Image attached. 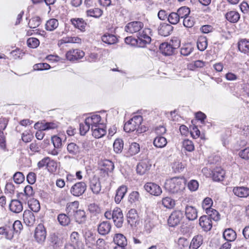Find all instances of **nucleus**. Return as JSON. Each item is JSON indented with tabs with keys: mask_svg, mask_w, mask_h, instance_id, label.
<instances>
[{
	"mask_svg": "<svg viewBox=\"0 0 249 249\" xmlns=\"http://www.w3.org/2000/svg\"><path fill=\"white\" fill-rule=\"evenodd\" d=\"M185 180L183 178L174 177L166 179L164 188L171 194H178L185 189Z\"/></svg>",
	"mask_w": 249,
	"mask_h": 249,
	"instance_id": "nucleus-1",
	"label": "nucleus"
},
{
	"mask_svg": "<svg viewBox=\"0 0 249 249\" xmlns=\"http://www.w3.org/2000/svg\"><path fill=\"white\" fill-rule=\"evenodd\" d=\"M151 30L149 28H144L137 34L138 47L143 48L151 41Z\"/></svg>",
	"mask_w": 249,
	"mask_h": 249,
	"instance_id": "nucleus-2",
	"label": "nucleus"
},
{
	"mask_svg": "<svg viewBox=\"0 0 249 249\" xmlns=\"http://www.w3.org/2000/svg\"><path fill=\"white\" fill-rule=\"evenodd\" d=\"M142 121V118L141 116H134L124 124V130L126 132L134 131L139 127Z\"/></svg>",
	"mask_w": 249,
	"mask_h": 249,
	"instance_id": "nucleus-3",
	"label": "nucleus"
},
{
	"mask_svg": "<svg viewBox=\"0 0 249 249\" xmlns=\"http://www.w3.org/2000/svg\"><path fill=\"white\" fill-rule=\"evenodd\" d=\"M47 231L44 223L38 224L35 232V238L36 241L38 243L42 244L45 241Z\"/></svg>",
	"mask_w": 249,
	"mask_h": 249,
	"instance_id": "nucleus-4",
	"label": "nucleus"
},
{
	"mask_svg": "<svg viewBox=\"0 0 249 249\" xmlns=\"http://www.w3.org/2000/svg\"><path fill=\"white\" fill-rule=\"evenodd\" d=\"M183 217V213L180 211H174L168 219V224L170 227H175L178 225Z\"/></svg>",
	"mask_w": 249,
	"mask_h": 249,
	"instance_id": "nucleus-5",
	"label": "nucleus"
},
{
	"mask_svg": "<svg viewBox=\"0 0 249 249\" xmlns=\"http://www.w3.org/2000/svg\"><path fill=\"white\" fill-rule=\"evenodd\" d=\"M143 28V23L140 21H135L129 22L124 27L125 31L129 33H139Z\"/></svg>",
	"mask_w": 249,
	"mask_h": 249,
	"instance_id": "nucleus-6",
	"label": "nucleus"
},
{
	"mask_svg": "<svg viewBox=\"0 0 249 249\" xmlns=\"http://www.w3.org/2000/svg\"><path fill=\"white\" fill-rule=\"evenodd\" d=\"M87 189V185L84 182H78L72 186L70 189L71 194L75 196L82 195Z\"/></svg>",
	"mask_w": 249,
	"mask_h": 249,
	"instance_id": "nucleus-7",
	"label": "nucleus"
},
{
	"mask_svg": "<svg viewBox=\"0 0 249 249\" xmlns=\"http://www.w3.org/2000/svg\"><path fill=\"white\" fill-rule=\"evenodd\" d=\"M51 141L54 148L51 150V144L48 143V153L53 155H56L58 154V151L57 149L60 148L62 145L61 139L59 137L54 135L52 137Z\"/></svg>",
	"mask_w": 249,
	"mask_h": 249,
	"instance_id": "nucleus-8",
	"label": "nucleus"
},
{
	"mask_svg": "<svg viewBox=\"0 0 249 249\" xmlns=\"http://www.w3.org/2000/svg\"><path fill=\"white\" fill-rule=\"evenodd\" d=\"M85 55V53L79 49H72L69 51L66 54V57L68 60L71 61H74L83 58Z\"/></svg>",
	"mask_w": 249,
	"mask_h": 249,
	"instance_id": "nucleus-9",
	"label": "nucleus"
},
{
	"mask_svg": "<svg viewBox=\"0 0 249 249\" xmlns=\"http://www.w3.org/2000/svg\"><path fill=\"white\" fill-rule=\"evenodd\" d=\"M144 188L147 192L155 196H159L162 193L160 187L155 183L147 182L144 185Z\"/></svg>",
	"mask_w": 249,
	"mask_h": 249,
	"instance_id": "nucleus-10",
	"label": "nucleus"
},
{
	"mask_svg": "<svg viewBox=\"0 0 249 249\" xmlns=\"http://www.w3.org/2000/svg\"><path fill=\"white\" fill-rule=\"evenodd\" d=\"M112 219L113 220L115 225L117 228H121L123 226L124 216L120 208L116 207L113 210V215Z\"/></svg>",
	"mask_w": 249,
	"mask_h": 249,
	"instance_id": "nucleus-11",
	"label": "nucleus"
},
{
	"mask_svg": "<svg viewBox=\"0 0 249 249\" xmlns=\"http://www.w3.org/2000/svg\"><path fill=\"white\" fill-rule=\"evenodd\" d=\"M128 223L131 227H136L138 224L139 216L135 209L130 210L127 214Z\"/></svg>",
	"mask_w": 249,
	"mask_h": 249,
	"instance_id": "nucleus-12",
	"label": "nucleus"
},
{
	"mask_svg": "<svg viewBox=\"0 0 249 249\" xmlns=\"http://www.w3.org/2000/svg\"><path fill=\"white\" fill-rule=\"evenodd\" d=\"M23 218L24 223L27 226H33L35 223V216L30 210H25L23 214Z\"/></svg>",
	"mask_w": 249,
	"mask_h": 249,
	"instance_id": "nucleus-13",
	"label": "nucleus"
},
{
	"mask_svg": "<svg viewBox=\"0 0 249 249\" xmlns=\"http://www.w3.org/2000/svg\"><path fill=\"white\" fill-rule=\"evenodd\" d=\"M101 117L99 115L94 114L86 118V123L90 125L91 129L102 124L101 123Z\"/></svg>",
	"mask_w": 249,
	"mask_h": 249,
	"instance_id": "nucleus-14",
	"label": "nucleus"
},
{
	"mask_svg": "<svg viewBox=\"0 0 249 249\" xmlns=\"http://www.w3.org/2000/svg\"><path fill=\"white\" fill-rule=\"evenodd\" d=\"M199 225L205 231H210L212 227V222L208 216L203 215L199 218Z\"/></svg>",
	"mask_w": 249,
	"mask_h": 249,
	"instance_id": "nucleus-15",
	"label": "nucleus"
},
{
	"mask_svg": "<svg viewBox=\"0 0 249 249\" xmlns=\"http://www.w3.org/2000/svg\"><path fill=\"white\" fill-rule=\"evenodd\" d=\"M232 192L238 197H247L249 196V188L244 186L234 187Z\"/></svg>",
	"mask_w": 249,
	"mask_h": 249,
	"instance_id": "nucleus-16",
	"label": "nucleus"
},
{
	"mask_svg": "<svg viewBox=\"0 0 249 249\" xmlns=\"http://www.w3.org/2000/svg\"><path fill=\"white\" fill-rule=\"evenodd\" d=\"M176 48V47H174L170 43L167 42L162 43L160 46L161 52L165 55H172Z\"/></svg>",
	"mask_w": 249,
	"mask_h": 249,
	"instance_id": "nucleus-17",
	"label": "nucleus"
},
{
	"mask_svg": "<svg viewBox=\"0 0 249 249\" xmlns=\"http://www.w3.org/2000/svg\"><path fill=\"white\" fill-rule=\"evenodd\" d=\"M173 27L167 23H161L158 28L160 35L164 36H169L173 31Z\"/></svg>",
	"mask_w": 249,
	"mask_h": 249,
	"instance_id": "nucleus-18",
	"label": "nucleus"
},
{
	"mask_svg": "<svg viewBox=\"0 0 249 249\" xmlns=\"http://www.w3.org/2000/svg\"><path fill=\"white\" fill-rule=\"evenodd\" d=\"M82 42L81 39L78 36H67L63 37L58 42L59 47H63V45L66 43H78Z\"/></svg>",
	"mask_w": 249,
	"mask_h": 249,
	"instance_id": "nucleus-19",
	"label": "nucleus"
},
{
	"mask_svg": "<svg viewBox=\"0 0 249 249\" xmlns=\"http://www.w3.org/2000/svg\"><path fill=\"white\" fill-rule=\"evenodd\" d=\"M34 127L35 129H38L36 133V138L38 140H42L45 134L44 131L47 129V123L44 124L39 122L36 123L35 124Z\"/></svg>",
	"mask_w": 249,
	"mask_h": 249,
	"instance_id": "nucleus-20",
	"label": "nucleus"
},
{
	"mask_svg": "<svg viewBox=\"0 0 249 249\" xmlns=\"http://www.w3.org/2000/svg\"><path fill=\"white\" fill-rule=\"evenodd\" d=\"M225 171L220 167H215L212 171V178L214 181H220L223 180Z\"/></svg>",
	"mask_w": 249,
	"mask_h": 249,
	"instance_id": "nucleus-21",
	"label": "nucleus"
},
{
	"mask_svg": "<svg viewBox=\"0 0 249 249\" xmlns=\"http://www.w3.org/2000/svg\"><path fill=\"white\" fill-rule=\"evenodd\" d=\"M9 209L13 213H18L23 210L22 203L18 200H12L9 204Z\"/></svg>",
	"mask_w": 249,
	"mask_h": 249,
	"instance_id": "nucleus-22",
	"label": "nucleus"
},
{
	"mask_svg": "<svg viewBox=\"0 0 249 249\" xmlns=\"http://www.w3.org/2000/svg\"><path fill=\"white\" fill-rule=\"evenodd\" d=\"M71 244L73 245L78 249H83L84 245L82 241L79 240V234L77 232H72L70 236Z\"/></svg>",
	"mask_w": 249,
	"mask_h": 249,
	"instance_id": "nucleus-23",
	"label": "nucleus"
},
{
	"mask_svg": "<svg viewBox=\"0 0 249 249\" xmlns=\"http://www.w3.org/2000/svg\"><path fill=\"white\" fill-rule=\"evenodd\" d=\"M79 202L75 201L67 204L66 211L69 216L72 217L73 214L78 210Z\"/></svg>",
	"mask_w": 249,
	"mask_h": 249,
	"instance_id": "nucleus-24",
	"label": "nucleus"
},
{
	"mask_svg": "<svg viewBox=\"0 0 249 249\" xmlns=\"http://www.w3.org/2000/svg\"><path fill=\"white\" fill-rule=\"evenodd\" d=\"M185 212L186 218L189 220H194L197 217V212L194 207L187 206Z\"/></svg>",
	"mask_w": 249,
	"mask_h": 249,
	"instance_id": "nucleus-25",
	"label": "nucleus"
},
{
	"mask_svg": "<svg viewBox=\"0 0 249 249\" xmlns=\"http://www.w3.org/2000/svg\"><path fill=\"white\" fill-rule=\"evenodd\" d=\"M92 132V136L95 138H100L106 134V130L104 128L103 124L91 129Z\"/></svg>",
	"mask_w": 249,
	"mask_h": 249,
	"instance_id": "nucleus-26",
	"label": "nucleus"
},
{
	"mask_svg": "<svg viewBox=\"0 0 249 249\" xmlns=\"http://www.w3.org/2000/svg\"><path fill=\"white\" fill-rule=\"evenodd\" d=\"M127 188L125 185H122L117 189L115 196V201L116 203H119L121 202L127 192Z\"/></svg>",
	"mask_w": 249,
	"mask_h": 249,
	"instance_id": "nucleus-27",
	"label": "nucleus"
},
{
	"mask_svg": "<svg viewBox=\"0 0 249 249\" xmlns=\"http://www.w3.org/2000/svg\"><path fill=\"white\" fill-rule=\"evenodd\" d=\"M89 187L94 194H99L101 189L99 179L97 178L93 177L90 181Z\"/></svg>",
	"mask_w": 249,
	"mask_h": 249,
	"instance_id": "nucleus-28",
	"label": "nucleus"
},
{
	"mask_svg": "<svg viewBox=\"0 0 249 249\" xmlns=\"http://www.w3.org/2000/svg\"><path fill=\"white\" fill-rule=\"evenodd\" d=\"M238 48L241 53L249 55V40L240 39L238 43Z\"/></svg>",
	"mask_w": 249,
	"mask_h": 249,
	"instance_id": "nucleus-29",
	"label": "nucleus"
},
{
	"mask_svg": "<svg viewBox=\"0 0 249 249\" xmlns=\"http://www.w3.org/2000/svg\"><path fill=\"white\" fill-rule=\"evenodd\" d=\"M203 237L201 234L195 235L190 242L191 249H197L203 244Z\"/></svg>",
	"mask_w": 249,
	"mask_h": 249,
	"instance_id": "nucleus-30",
	"label": "nucleus"
},
{
	"mask_svg": "<svg viewBox=\"0 0 249 249\" xmlns=\"http://www.w3.org/2000/svg\"><path fill=\"white\" fill-rule=\"evenodd\" d=\"M113 242L118 246L125 247L127 245V240L126 237L121 233H116L113 236Z\"/></svg>",
	"mask_w": 249,
	"mask_h": 249,
	"instance_id": "nucleus-31",
	"label": "nucleus"
},
{
	"mask_svg": "<svg viewBox=\"0 0 249 249\" xmlns=\"http://www.w3.org/2000/svg\"><path fill=\"white\" fill-rule=\"evenodd\" d=\"M111 225L107 221H103L98 227V232L102 235L107 234L110 231Z\"/></svg>",
	"mask_w": 249,
	"mask_h": 249,
	"instance_id": "nucleus-32",
	"label": "nucleus"
},
{
	"mask_svg": "<svg viewBox=\"0 0 249 249\" xmlns=\"http://www.w3.org/2000/svg\"><path fill=\"white\" fill-rule=\"evenodd\" d=\"M226 18L230 22L236 23L240 19V16L236 11H230L225 15Z\"/></svg>",
	"mask_w": 249,
	"mask_h": 249,
	"instance_id": "nucleus-33",
	"label": "nucleus"
},
{
	"mask_svg": "<svg viewBox=\"0 0 249 249\" xmlns=\"http://www.w3.org/2000/svg\"><path fill=\"white\" fill-rule=\"evenodd\" d=\"M71 218H74L77 223L81 224L86 220V213L84 211L78 209Z\"/></svg>",
	"mask_w": 249,
	"mask_h": 249,
	"instance_id": "nucleus-34",
	"label": "nucleus"
},
{
	"mask_svg": "<svg viewBox=\"0 0 249 249\" xmlns=\"http://www.w3.org/2000/svg\"><path fill=\"white\" fill-rule=\"evenodd\" d=\"M102 41L108 45H112L118 42L117 37L114 35L106 33L102 37Z\"/></svg>",
	"mask_w": 249,
	"mask_h": 249,
	"instance_id": "nucleus-35",
	"label": "nucleus"
},
{
	"mask_svg": "<svg viewBox=\"0 0 249 249\" xmlns=\"http://www.w3.org/2000/svg\"><path fill=\"white\" fill-rule=\"evenodd\" d=\"M150 167L147 161H142L137 166V172L141 175L144 174Z\"/></svg>",
	"mask_w": 249,
	"mask_h": 249,
	"instance_id": "nucleus-36",
	"label": "nucleus"
},
{
	"mask_svg": "<svg viewBox=\"0 0 249 249\" xmlns=\"http://www.w3.org/2000/svg\"><path fill=\"white\" fill-rule=\"evenodd\" d=\"M49 240L50 248H52V249H58L61 245L60 239L55 234L50 235Z\"/></svg>",
	"mask_w": 249,
	"mask_h": 249,
	"instance_id": "nucleus-37",
	"label": "nucleus"
},
{
	"mask_svg": "<svg viewBox=\"0 0 249 249\" xmlns=\"http://www.w3.org/2000/svg\"><path fill=\"white\" fill-rule=\"evenodd\" d=\"M224 239L227 242H231L234 241L236 237V232L231 229H227L225 230L223 234Z\"/></svg>",
	"mask_w": 249,
	"mask_h": 249,
	"instance_id": "nucleus-38",
	"label": "nucleus"
},
{
	"mask_svg": "<svg viewBox=\"0 0 249 249\" xmlns=\"http://www.w3.org/2000/svg\"><path fill=\"white\" fill-rule=\"evenodd\" d=\"M71 22L75 28L83 32L85 31L87 24L82 18H72Z\"/></svg>",
	"mask_w": 249,
	"mask_h": 249,
	"instance_id": "nucleus-39",
	"label": "nucleus"
},
{
	"mask_svg": "<svg viewBox=\"0 0 249 249\" xmlns=\"http://www.w3.org/2000/svg\"><path fill=\"white\" fill-rule=\"evenodd\" d=\"M167 140L164 137L158 136L156 137L153 141L154 145L157 148H163L167 144Z\"/></svg>",
	"mask_w": 249,
	"mask_h": 249,
	"instance_id": "nucleus-40",
	"label": "nucleus"
},
{
	"mask_svg": "<svg viewBox=\"0 0 249 249\" xmlns=\"http://www.w3.org/2000/svg\"><path fill=\"white\" fill-rule=\"evenodd\" d=\"M162 204L166 209H173L175 205V200L170 197H165L162 199Z\"/></svg>",
	"mask_w": 249,
	"mask_h": 249,
	"instance_id": "nucleus-41",
	"label": "nucleus"
},
{
	"mask_svg": "<svg viewBox=\"0 0 249 249\" xmlns=\"http://www.w3.org/2000/svg\"><path fill=\"white\" fill-rule=\"evenodd\" d=\"M101 165L103 167L102 170H104L107 172H111L114 168V163L112 161L108 160H103Z\"/></svg>",
	"mask_w": 249,
	"mask_h": 249,
	"instance_id": "nucleus-42",
	"label": "nucleus"
},
{
	"mask_svg": "<svg viewBox=\"0 0 249 249\" xmlns=\"http://www.w3.org/2000/svg\"><path fill=\"white\" fill-rule=\"evenodd\" d=\"M85 242L89 248H93L95 243V238L94 235L90 232L85 234Z\"/></svg>",
	"mask_w": 249,
	"mask_h": 249,
	"instance_id": "nucleus-43",
	"label": "nucleus"
},
{
	"mask_svg": "<svg viewBox=\"0 0 249 249\" xmlns=\"http://www.w3.org/2000/svg\"><path fill=\"white\" fill-rule=\"evenodd\" d=\"M206 213L211 220L216 221L220 219V215L218 212L213 208H206Z\"/></svg>",
	"mask_w": 249,
	"mask_h": 249,
	"instance_id": "nucleus-44",
	"label": "nucleus"
},
{
	"mask_svg": "<svg viewBox=\"0 0 249 249\" xmlns=\"http://www.w3.org/2000/svg\"><path fill=\"white\" fill-rule=\"evenodd\" d=\"M140 152V145L136 142H132L129 146L127 151V156L135 155Z\"/></svg>",
	"mask_w": 249,
	"mask_h": 249,
	"instance_id": "nucleus-45",
	"label": "nucleus"
},
{
	"mask_svg": "<svg viewBox=\"0 0 249 249\" xmlns=\"http://www.w3.org/2000/svg\"><path fill=\"white\" fill-rule=\"evenodd\" d=\"M71 217L64 213L59 214L57 216V219L59 224L62 226H65L70 223Z\"/></svg>",
	"mask_w": 249,
	"mask_h": 249,
	"instance_id": "nucleus-46",
	"label": "nucleus"
},
{
	"mask_svg": "<svg viewBox=\"0 0 249 249\" xmlns=\"http://www.w3.org/2000/svg\"><path fill=\"white\" fill-rule=\"evenodd\" d=\"M178 245L179 249H191L190 243L184 237H180L178 239Z\"/></svg>",
	"mask_w": 249,
	"mask_h": 249,
	"instance_id": "nucleus-47",
	"label": "nucleus"
},
{
	"mask_svg": "<svg viewBox=\"0 0 249 249\" xmlns=\"http://www.w3.org/2000/svg\"><path fill=\"white\" fill-rule=\"evenodd\" d=\"M124 147V142L121 139H117L113 143V149L117 154L121 153Z\"/></svg>",
	"mask_w": 249,
	"mask_h": 249,
	"instance_id": "nucleus-48",
	"label": "nucleus"
},
{
	"mask_svg": "<svg viewBox=\"0 0 249 249\" xmlns=\"http://www.w3.org/2000/svg\"><path fill=\"white\" fill-rule=\"evenodd\" d=\"M208 45L207 39L204 36H200L198 38L197 42V48L200 51H204Z\"/></svg>",
	"mask_w": 249,
	"mask_h": 249,
	"instance_id": "nucleus-49",
	"label": "nucleus"
},
{
	"mask_svg": "<svg viewBox=\"0 0 249 249\" xmlns=\"http://www.w3.org/2000/svg\"><path fill=\"white\" fill-rule=\"evenodd\" d=\"M86 13L88 17L98 18L102 15L103 11L99 8H94L87 10Z\"/></svg>",
	"mask_w": 249,
	"mask_h": 249,
	"instance_id": "nucleus-50",
	"label": "nucleus"
},
{
	"mask_svg": "<svg viewBox=\"0 0 249 249\" xmlns=\"http://www.w3.org/2000/svg\"><path fill=\"white\" fill-rule=\"evenodd\" d=\"M194 48L191 44H186L180 49V53L184 56L189 55L193 51Z\"/></svg>",
	"mask_w": 249,
	"mask_h": 249,
	"instance_id": "nucleus-51",
	"label": "nucleus"
},
{
	"mask_svg": "<svg viewBox=\"0 0 249 249\" xmlns=\"http://www.w3.org/2000/svg\"><path fill=\"white\" fill-rule=\"evenodd\" d=\"M34 195V192L33 187L30 185H27L25 187L24 193L22 194L23 196L25 197V198H22V199L26 201L28 198L33 196Z\"/></svg>",
	"mask_w": 249,
	"mask_h": 249,
	"instance_id": "nucleus-52",
	"label": "nucleus"
},
{
	"mask_svg": "<svg viewBox=\"0 0 249 249\" xmlns=\"http://www.w3.org/2000/svg\"><path fill=\"white\" fill-rule=\"evenodd\" d=\"M190 13V9L188 7L183 6L179 8L177 11L178 17L180 18H185L189 16Z\"/></svg>",
	"mask_w": 249,
	"mask_h": 249,
	"instance_id": "nucleus-53",
	"label": "nucleus"
},
{
	"mask_svg": "<svg viewBox=\"0 0 249 249\" xmlns=\"http://www.w3.org/2000/svg\"><path fill=\"white\" fill-rule=\"evenodd\" d=\"M5 238L9 240H11L14 237V235L15 233L12 225L9 224H6L5 225Z\"/></svg>",
	"mask_w": 249,
	"mask_h": 249,
	"instance_id": "nucleus-54",
	"label": "nucleus"
},
{
	"mask_svg": "<svg viewBox=\"0 0 249 249\" xmlns=\"http://www.w3.org/2000/svg\"><path fill=\"white\" fill-rule=\"evenodd\" d=\"M29 203V208L34 212H38L40 209V203L39 201L36 199H33Z\"/></svg>",
	"mask_w": 249,
	"mask_h": 249,
	"instance_id": "nucleus-55",
	"label": "nucleus"
},
{
	"mask_svg": "<svg viewBox=\"0 0 249 249\" xmlns=\"http://www.w3.org/2000/svg\"><path fill=\"white\" fill-rule=\"evenodd\" d=\"M183 147L189 152L194 150L195 147L193 142L188 139L185 140L182 142Z\"/></svg>",
	"mask_w": 249,
	"mask_h": 249,
	"instance_id": "nucleus-56",
	"label": "nucleus"
},
{
	"mask_svg": "<svg viewBox=\"0 0 249 249\" xmlns=\"http://www.w3.org/2000/svg\"><path fill=\"white\" fill-rule=\"evenodd\" d=\"M69 153L71 155H76L79 152V147L74 143H69L67 146Z\"/></svg>",
	"mask_w": 249,
	"mask_h": 249,
	"instance_id": "nucleus-57",
	"label": "nucleus"
},
{
	"mask_svg": "<svg viewBox=\"0 0 249 249\" xmlns=\"http://www.w3.org/2000/svg\"><path fill=\"white\" fill-rule=\"evenodd\" d=\"M39 41L35 37H30L27 40V46L31 48H36L39 45Z\"/></svg>",
	"mask_w": 249,
	"mask_h": 249,
	"instance_id": "nucleus-58",
	"label": "nucleus"
},
{
	"mask_svg": "<svg viewBox=\"0 0 249 249\" xmlns=\"http://www.w3.org/2000/svg\"><path fill=\"white\" fill-rule=\"evenodd\" d=\"M40 24V18L38 17H36L31 19L28 22L30 28L34 29L38 27Z\"/></svg>",
	"mask_w": 249,
	"mask_h": 249,
	"instance_id": "nucleus-59",
	"label": "nucleus"
},
{
	"mask_svg": "<svg viewBox=\"0 0 249 249\" xmlns=\"http://www.w3.org/2000/svg\"><path fill=\"white\" fill-rule=\"evenodd\" d=\"M169 22L172 24H176L179 21V18L177 13H171L168 17Z\"/></svg>",
	"mask_w": 249,
	"mask_h": 249,
	"instance_id": "nucleus-60",
	"label": "nucleus"
},
{
	"mask_svg": "<svg viewBox=\"0 0 249 249\" xmlns=\"http://www.w3.org/2000/svg\"><path fill=\"white\" fill-rule=\"evenodd\" d=\"M58 26V21L55 18H51L48 20V31H53Z\"/></svg>",
	"mask_w": 249,
	"mask_h": 249,
	"instance_id": "nucleus-61",
	"label": "nucleus"
},
{
	"mask_svg": "<svg viewBox=\"0 0 249 249\" xmlns=\"http://www.w3.org/2000/svg\"><path fill=\"white\" fill-rule=\"evenodd\" d=\"M89 212L93 214H96L101 213V209L99 206L95 203H91L88 206Z\"/></svg>",
	"mask_w": 249,
	"mask_h": 249,
	"instance_id": "nucleus-62",
	"label": "nucleus"
},
{
	"mask_svg": "<svg viewBox=\"0 0 249 249\" xmlns=\"http://www.w3.org/2000/svg\"><path fill=\"white\" fill-rule=\"evenodd\" d=\"M90 128V125L86 123L85 120L84 122L80 124L79 130L80 134L81 135H85Z\"/></svg>",
	"mask_w": 249,
	"mask_h": 249,
	"instance_id": "nucleus-63",
	"label": "nucleus"
},
{
	"mask_svg": "<svg viewBox=\"0 0 249 249\" xmlns=\"http://www.w3.org/2000/svg\"><path fill=\"white\" fill-rule=\"evenodd\" d=\"M187 187L190 191L194 192L198 189L199 183L197 180L192 179L188 183Z\"/></svg>",
	"mask_w": 249,
	"mask_h": 249,
	"instance_id": "nucleus-64",
	"label": "nucleus"
}]
</instances>
